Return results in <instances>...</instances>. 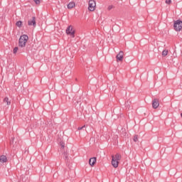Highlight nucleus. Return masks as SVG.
I'll return each mask as SVG.
<instances>
[{
  "label": "nucleus",
  "mask_w": 182,
  "mask_h": 182,
  "mask_svg": "<svg viewBox=\"0 0 182 182\" xmlns=\"http://www.w3.org/2000/svg\"><path fill=\"white\" fill-rule=\"evenodd\" d=\"M89 164H90V166H92V167H93V166L96 164V157H92L90 159Z\"/></svg>",
  "instance_id": "8"
},
{
  "label": "nucleus",
  "mask_w": 182,
  "mask_h": 182,
  "mask_svg": "<svg viewBox=\"0 0 182 182\" xmlns=\"http://www.w3.org/2000/svg\"><path fill=\"white\" fill-rule=\"evenodd\" d=\"M75 2H73V1L70 2L68 4V9H72V8H73L75 6Z\"/></svg>",
  "instance_id": "10"
},
{
  "label": "nucleus",
  "mask_w": 182,
  "mask_h": 182,
  "mask_svg": "<svg viewBox=\"0 0 182 182\" xmlns=\"http://www.w3.org/2000/svg\"><path fill=\"white\" fill-rule=\"evenodd\" d=\"M122 160V155L119 154H117L116 155H112V166L114 168H117L119 167V161Z\"/></svg>",
  "instance_id": "1"
},
{
  "label": "nucleus",
  "mask_w": 182,
  "mask_h": 182,
  "mask_svg": "<svg viewBox=\"0 0 182 182\" xmlns=\"http://www.w3.org/2000/svg\"><path fill=\"white\" fill-rule=\"evenodd\" d=\"M33 26V28H36V23H28V26Z\"/></svg>",
  "instance_id": "19"
},
{
  "label": "nucleus",
  "mask_w": 182,
  "mask_h": 182,
  "mask_svg": "<svg viewBox=\"0 0 182 182\" xmlns=\"http://www.w3.org/2000/svg\"><path fill=\"white\" fill-rule=\"evenodd\" d=\"M63 159H65V160H68V153L65 152L63 154Z\"/></svg>",
  "instance_id": "16"
},
{
  "label": "nucleus",
  "mask_w": 182,
  "mask_h": 182,
  "mask_svg": "<svg viewBox=\"0 0 182 182\" xmlns=\"http://www.w3.org/2000/svg\"><path fill=\"white\" fill-rule=\"evenodd\" d=\"M85 127H86V126H82V127H79L78 128H77V130H83V129H85Z\"/></svg>",
  "instance_id": "20"
},
{
  "label": "nucleus",
  "mask_w": 182,
  "mask_h": 182,
  "mask_svg": "<svg viewBox=\"0 0 182 182\" xmlns=\"http://www.w3.org/2000/svg\"><path fill=\"white\" fill-rule=\"evenodd\" d=\"M21 179L22 180V181H24V182H27L28 181V180H26V176H23V175H22L21 176Z\"/></svg>",
  "instance_id": "15"
},
{
  "label": "nucleus",
  "mask_w": 182,
  "mask_h": 182,
  "mask_svg": "<svg viewBox=\"0 0 182 182\" xmlns=\"http://www.w3.org/2000/svg\"><path fill=\"white\" fill-rule=\"evenodd\" d=\"M16 26L18 27V28H21L22 26V23H16Z\"/></svg>",
  "instance_id": "26"
},
{
  "label": "nucleus",
  "mask_w": 182,
  "mask_h": 182,
  "mask_svg": "<svg viewBox=\"0 0 182 182\" xmlns=\"http://www.w3.org/2000/svg\"><path fill=\"white\" fill-rule=\"evenodd\" d=\"M166 4H167V5H170L171 4V0H166Z\"/></svg>",
  "instance_id": "21"
},
{
  "label": "nucleus",
  "mask_w": 182,
  "mask_h": 182,
  "mask_svg": "<svg viewBox=\"0 0 182 182\" xmlns=\"http://www.w3.org/2000/svg\"><path fill=\"white\" fill-rule=\"evenodd\" d=\"M65 32L67 35H69L70 36H71V38H75V30L73 26L72 25L69 26L65 30Z\"/></svg>",
  "instance_id": "3"
},
{
  "label": "nucleus",
  "mask_w": 182,
  "mask_h": 182,
  "mask_svg": "<svg viewBox=\"0 0 182 182\" xmlns=\"http://www.w3.org/2000/svg\"><path fill=\"white\" fill-rule=\"evenodd\" d=\"M124 55V53L123 51H119V53L117 55V62H122L123 60V56Z\"/></svg>",
  "instance_id": "6"
},
{
  "label": "nucleus",
  "mask_w": 182,
  "mask_h": 182,
  "mask_svg": "<svg viewBox=\"0 0 182 182\" xmlns=\"http://www.w3.org/2000/svg\"><path fill=\"white\" fill-rule=\"evenodd\" d=\"M4 102L6 103L7 106H9V105H11V101H9V98H8V97H6L4 99Z\"/></svg>",
  "instance_id": "11"
},
{
  "label": "nucleus",
  "mask_w": 182,
  "mask_h": 182,
  "mask_svg": "<svg viewBox=\"0 0 182 182\" xmlns=\"http://www.w3.org/2000/svg\"><path fill=\"white\" fill-rule=\"evenodd\" d=\"M11 139H12V140L10 141L11 145L14 144V140L15 138H11Z\"/></svg>",
  "instance_id": "25"
},
{
  "label": "nucleus",
  "mask_w": 182,
  "mask_h": 182,
  "mask_svg": "<svg viewBox=\"0 0 182 182\" xmlns=\"http://www.w3.org/2000/svg\"><path fill=\"white\" fill-rule=\"evenodd\" d=\"M168 55V50H164L162 51V56H167Z\"/></svg>",
  "instance_id": "13"
},
{
  "label": "nucleus",
  "mask_w": 182,
  "mask_h": 182,
  "mask_svg": "<svg viewBox=\"0 0 182 182\" xmlns=\"http://www.w3.org/2000/svg\"><path fill=\"white\" fill-rule=\"evenodd\" d=\"M160 106V102L159 101V99H154L152 100V107L154 109H157Z\"/></svg>",
  "instance_id": "5"
},
{
  "label": "nucleus",
  "mask_w": 182,
  "mask_h": 182,
  "mask_svg": "<svg viewBox=\"0 0 182 182\" xmlns=\"http://www.w3.org/2000/svg\"><path fill=\"white\" fill-rule=\"evenodd\" d=\"M96 9V1L95 0H90L88 2V10L93 12Z\"/></svg>",
  "instance_id": "4"
},
{
  "label": "nucleus",
  "mask_w": 182,
  "mask_h": 182,
  "mask_svg": "<svg viewBox=\"0 0 182 182\" xmlns=\"http://www.w3.org/2000/svg\"><path fill=\"white\" fill-rule=\"evenodd\" d=\"M112 9H113V6H108V11H110Z\"/></svg>",
  "instance_id": "23"
},
{
  "label": "nucleus",
  "mask_w": 182,
  "mask_h": 182,
  "mask_svg": "<svg viewBox=\"0 0 182 182\" xmlns=\"http://www.w3.org/2000/svg\"><path fill=\"white\" fill-rule=\"evenodd\" d=\"M16 23H22V21H16Z\"/></svg>",
  "instance_id": "27"
},
{
  "label": "nucleus",
  "mask_w": 182,
  "mask_h": 182,
  "mask_svg": "<svg viewBox=\"0 0 182 182\" xmlns=\"http://www.w3.org/2000/svg\"><path fill=\"white\" fill-rule=\"evenodd\" d=\"M18 47H15L13 50V53H16V52H18Z\"/></svg>",
  "instance_id": "18"
},
{
  "label": "nucleus",
  "mask_w": 182,
  "mask_h": 182,
  "mask_svg": "<svg viewBox=\"0 0 182 182\" xmlns=\"http://www.w3.org/2000/svg\"><path fill=\"white\" fill-rule=\"evenodd\" d=\"M28 23H36V18L33 17L31 20H28Z\"/></svg>",
  "instance_id": "12"
},
{
  "label": "nucleus",
  "mask_w": 182,
  "mask_h": 182,
  "mask_svg": "<svg viewBox=\"0 0 182 182\" xmlns=\"http://www.w3.org/2000/svg\"><path fill=\"white\" fill-rule=\"evenodd\" d=\"M8 158L5 155L0 156V163H6Z\"/></svg>",
  "instance_id": "9"
},
{
  "label": "nucleus",
  "mask_w": 182,
  "mask_h": 182,
  "mask_svg": "<svg viewBox=\"0 0 182 182\" xmlns=\"http://www.w3.org/2000/svg\"><path fill=\"white\" fill-rule=\"evenodd\" d=\"M60 145L63 149H65V143L62 142V143H60Z\"/></svg>",
  "instance_id": "24"
},
{
  "label": "nucleus",
  "mask_w": 182,
  "mask_h": 182,
  "mask_svg": "<svg viewBox=\"0 0 182 182\" xmlns=\"http://www.w3.org/2000/svg\"><path fill=\"white\" fill-rule=\"evenodd\" d=\"M173 28L176 32H180L182 29V23H174Z\"/></svg>",
  "instance_id": "7"
},
{
  "label": "nucleus",
  "mask_w": 182,
  "mask_h": 182,
  "mask_svg": "<svg viewBox=\"0 0 182 182\" xmlns=\"http://www.w3.org/2000/svg\"><path fill=\"white\" fill-rule=\"evenodd\" d=\"M128 103H129V102H126L127 107H129V105H127Z\"/></svg>",
  "instance_id": "29"
},
{
  "label": "nucleus",
  "mask_w": 182,
  "mask_h": 182,
  "mask_svg": "<svg viewBox=\"0 0 182 182\" xmlns=\"http://www.w3.org/2000/svg\"><path fill=\"white\" fill-rule=\"evenodd\" d=\"M174 23H182V21L181 20H176L174 21Z\"/></svg>",
  "instance_id": "22"
},
{
  "label": "nucleus",
  "mask_w": 182,
  "mask_h": 182,
  "mask_svg": "<svg viewBox=\"0 0 182 182\" xmlns=\"http://www.w3.org/2000/svg\"><path fill=\"white\" fill-rule=\"evenodd\" d=\"M33 1L36 5H39L41 4V0H33Z\"/></svg>",
  "instance_id": "17"
},
{
  "label": "nucleus",
  "mask_w": 182,
  "mask_h": 182,
  "mask_svg": "<svg viewBox=\"0 0 182 182\" xmlns=\"http://www.w3.org/2000/svg\"><path fill=\"white\" fill-rule=\"evenodd\" d=\"M133 141L136 143L137 141H139V135H134V139Z\"/></svg>",
  "instance_id": "14"
},
{
  "label": "nucleus",
  "mask_w": 182,
  "mask_h": 182,
  "mask_svg": "<svg viewBox=\"0 0 182 182\" xmlns=\"http://www.w3.org/2000/svg\"><path fill=\"white\" fill-rule=\"evenodd\" d=\"M116 26H118V25H117V24L114 25V26H112V29H113L114 27H116Z\"/></svg>",
  "instance_id": "28"
},
{
  "label": "nucleus",
  "mask_w": 182,
  "mask_h": 182,
  "mask_svg": "<svg viewBox=\"0 0 182 182\" xmlns=\"http://www.w3.org/2000/svg\"><path fill=\"white\" fill-rule=\"evenodd\" d=\"M29 39V37H28L27 35H22L21 36L18 41V46L20 48H25L26 46V42H28V40Z\"/></svg>",
  "instance_id": "2"
}]
</instances>
